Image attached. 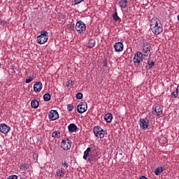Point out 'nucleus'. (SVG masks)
I'll use <instances>...</instances> for the list:
<instances>
[{"instance_id":"nucleus-19","label":"nucleus","mask_w":179,"mask_h":179,"mask_svg":"<svg viewBox=\"0 0 179 179\" xmlns=\"http://www.w3.org/2000/svg\"><path fill=\"white\" fill-rule=\"evenodd\" d=\"M64 176H65L64 170H62V169H57L56 171V178H64Z\"/></svg>"},{"instance_id":"nucleus-31","label":"nucleus","mask_w":179,"mask_h":179,"mask_svg":"<svg viewBox=\"0 0 179 179\" xmlns=\"http://www.w3.org/2000/svg\"><path fill=\"white\" fill-rule=\"evenodd\" d=\"M178 94H179V92H178V91H177V90H176V91H174V92H173L171 93V97H172L173 99H177V97H178Z\"/></svg>"},{"instance_id":"nucleus-6","label":"nucleus","mask_w":179,"mask_h":179,"mask_svg":"<svg viewBox=\"0 0 179 179\" xmlns=\"http://www.w3.org/2000/svg\"><path fill=\"white\" fill-rule=\"evenodd\" d=\"M138 124L141 129L146 130L149 128V120L148 118H140Z\"/></svg>"},{"instance_id":"nucleus-36","label":"nucleus","mask_w":179,"mask_h":179,"mask_svg":"<svg viewBox=\"0 0 179 179\" xmlns=\"http://www.w3.org/2000/svg\"><path fill=\"white\" fill-rule=\"evenodd\" d=\"M7 179H17V176L16 175H11L7 178Z\"/></svg>"},{"instance_id":"nucleus-1","label":"nucleus","mask_w":179,"mask_h":179,"mask_svg":"<svg viewBox=\"0 0 179 179\" xmlns=\"http://www.w3.org/2000/svg\"><path fill=\"white\" fill-rule=\"evenodd\" d=\"M143 59H147L145 58V56L142 55V52L137 51L134 54V57L133 59V62L135 66H139L141 65V62L143 61Z\"/></svg>"},{"instance_id":"nucleus-14","label":"nucleus","mask_w":179,"mask_h":179,"mask_svg":"<svg viewBox=\"0 0 179 179\" xmlns=\"http://www.w3.org/2000/svg\"><path fill=\"white\" fill-rule=\"evenodd\" d=\"M151 30L154 34H160V33L163 31V26L159 23L158 25L151 29Z\"/></svg>"},{"instance_id":"nucleus-13","label":"nucleus","mask_w":179,"mask_h":179,"mask_svg":"<svg viewBox=\"0 0 179 179\" xmlns=\"http://www.w3.org/2000/svg\"><path fill=\"white\" fill-rule=\"evenodd\" d=\"M43 90V83L41 82H36L34 85V92L36 93H40Z\"/></svg>"},{"instance_id":"nucleus-18","label":"nucleus","mask_w":179,"mask_h":179,"mask_svg":"<svg viewBox=\"0 0 179 179\" xmlns=\"http://www.w3.org/2000/svg\"><path fill=\"white\" fill-rule=\"evenodd\" d=\"M69 132H76V129H78V126L76 124L71 123L68 127Z\"/></svg>"},{"instance_id":"nucleus-28","label":"nucleus","mask_w":179,"mask_h":179,"mask_svg":"<svg viewBox=\"0 0 179 179\" xmlns=\"http://www.w3.org/2000/svg\"><path fill=\"white\" fill-rule=\"evenodd\" d=\"M43 99L45 101H50L51 100V95L48 93H46L43 95Z\"/></svg>"},{"instance_id":"nucleus-15","label":"nucleus","mask_w":179,"mask_h":179,"mask_svg":"<svg viewBox=\"0 0 179 179\" xmlns=\"http://www.w3.org/2000/svg\"><path fill=\"white\" fill-rule=\"evenodd\" d=\"M20 169L23 171H31V168L29 164H22L20 166Z\"/></svg>"},{"instance_id":"nucleus-23","label":"nucleus","mask_w":179,"mask_h":179,"mask_svg":"<svg viewBox=\"0 0 179 179\" xmlns=\"http://www.w3.org/2000/svg\"><path fill=\"white\" fill-rule=\"evenodd\" d=\"M92 151L91 148H87L86 150L84 152L83 159L84 160H87V157L89 156V153Z\"/></svg>"},{"instance_id":"nucleus-24","label":"nucleus","mask_w":179,"mask_h":179,"mask_svg":"<svg viewBox=\"0 0 179 179\" xmlns=\"http://www.w3.org/2000/svg\"><path fill=\"white\" fill-rule=\"evenodd\" d=\"M94 45H96V41H94V39L89 40V41L87 43L88 48H93V47H94Z\"/></svg>"},{"instance_id":"nucleus-22","label":"nucleus","mask_w":179,"mask_h":179,"mask_svg":"<svg viewBox=\"0 0 179 179\" xmlns=\"http://www.w3.org/2000/svg\"><path fill=\"white\" fill-rule=\"evenodd\" d=\"M163 171H164V169H163L162 166H159V167H157L154 173L155 174V176H159V174H162V173H163Z\"/></svg>"},{"instance_id":"nucleus-35","label":"nucleus","mask_w":179,"mask_h":179,"mask_svg":"<svg viewBox=\"0 0 179 179\" xmlns=\"http://www.w3.org/2000/svg\"><path fill=\"white\" fill-rule=\"evenodd\" d=\"M67 110L69 111H72V110H73V106H72V104L67 105Z\"/></svg>"},{"instance_id":"nucleus-10","label":"nucleus","mask_w":179,"mask_h":179,"mask_svg":"<svg viewBox=\"0 0 179 179\" xmlns=\"http://www.w3.org/2000/svg\"><path fill=\"white\" fill-rule=\"evenodd\" d=\"M152 114H154V115H156L157 117H159V115H162V114H163V108L159 106H155L152 108Z\"/></svg>"},{"instance_id":"nucleus-37","label":"nucleus","mask_w":179,"mask_h":179,"mask_svg":"<svg viewBox=\"0 0 179 179\" xmlns=\"http://www.w3.org/2000/svg\"><path fill=\"white\" fill-rule=\"evenodd\" d=\"M85 0H74L75 5H79V3H82Z\"/></svg>"},{"instance_id":"nucleus-40","label":"nucleus","mask_w":179,"mask_h":179,"mask_svg":"<svg viewBox=\"0 0 179 179\" xmlns=\"http://www.w3.org/2000/svg\"><path fill=\"white\" fill-rule=\"evenodd\" d=\"M0 66H1V63H0Z\"/></svg>"},{"instance_id":"nucleus-11","label":"nucleus","mask_w":179,"mask_h":179,"mask_svg":"<svg viewBox=\"0 0 179 179\" xmlns=\"http://www.w3.org/2000/svg\"><path fill=\"white\" fill-rule=\"evenodd\" d=\"M10 131V127L8 126V124L5 123L0 124V132L1 134H8Z\"/></svg>"},{"instance_id":"nucleus-5","label":"nucleus","mask_w":179,"mask_h":179,"mask_svg":"<svg viewBox=\"0 0 179 179\" xmlns=\"http://www.w3.org/2000/svg\"><path fill=\"white\" fill-rule=\"evenodd\" d=\"M93 132L96 138H99V136L101 139H103V138H104L105 131L101 127L99 126L94 127L93 129Z\"/></svg>"},{"instance_id":"nucleus-25","label":"nucleus","mask_w":179,"mask_h":179,"mask_svg":"<svg viewBox=\"0 0 179 179\" xmlns=\"http://www.w3.org/2000/svg\"><path fill=\"white\" fill-rule=\"evenodd\" d=\"M153 66H155V62L153 60L152 61L148 60L147 62V66H146L147 69H152Z\"/></svg>"},{"instance_id":"nucleus-2","label":"nucleus","mask_w":179,"mask_h":179,"mask_svg":"<svg viewBox=\"0 0 179 179\" xmlns=\"http://www.w3.org/2000/svg\"><path fill=\"white\" fill-rule=\"evenodd\" d=\"M150 50H152V46H150V44L148 43L147 42H144L142 45V55L144 57H152V52H150Z\"/></svg>"},{"instance_id":"nucleus-34","label":"nucleus","mask_w":179,"mask_h":179,"mask_svg":"<svg viewBox=\"0 0 179 179\" xmlns=\"http://www.w3.org/2000/svg\"><path fill=\"white\" fill-rule=\"evenodd\" d=\"M66 86H67V87L73 86V81H72V80H69L68 82L66 83Z\"/></svg>"},{"instance_id":"nucleus-4","label":"nucleus","mask_w":179,"mask_h":179,"mask_svg":"<svg viewBox=\"0 0 179 179\" xmlns=\"http://www.w3.org/2000/svg\"><path fill=\"white\" fill-rule=\"evenodd\" d=\"M76 30L79 34H84L86 31V24L82 20L77 22L76 24Z\"/></svg>"},{"instance_id":"nucleus-33","label":"nucleus","mask_w":179,"mask_h":179,"mask_svg":"<svg viewBox=\"0 0 179 179\" xmlns=\"http://www.w3.org/2000/svg\"><path fill=\"white\" fill-rule=\"evenodd\" d=\"M108 66V60L107 59H104L103 61V68H107Z\"/></svg>"},{"instance_id":"nucleus-16","label":"nucleus","mask_w":179,"mask_h":179,"mask_svg":"<svg viewBox=\"0 0 179 179\" xmlns=\"http://www.w3.org/2000/svg\"><path fill=\"white\" fill-rule=\"evenodd\" d=\"M119 6L121 8V9H127L128 6V0L119 1Z\"/></svg>"},{"instance_id":"nucleus-7","label":"nucleus","mask_w":179,"mask_h":179,"mask_svg":"<svg viewBox=\"0 0 179 179\" xmlns=\"http://www.w3.org/2000/svg\"><path fill=\"white\" fill-rule=\"evenodd\" d=\"M72 146V142L70 141L69 138L66 140H62L61 143V148L64 150H69Z\"/></svg>"},{"instance_id":"nucleus-9","label":"nucleus","mask_w":179,"mask_h":179,"mask_svg":"<svg viewBox=\"0 0 179 179\" xmlns=\"http://www.w3.org/2000/svg\"><path fill=\"white\" fill-rule=\"evenodd\" d=\"M48 118L50 121H55V120H58V118H59V115L57 110H51L49 112Z\"/></svg>"},{"instance_id":"nucleus-8","label":"nucleus","mask_w":179,"mask_h":179,"mask_svg":"<svg viewBox=\"0 0 179 179\" xmlns=\"http://www.w3.org/2000/svg\"><path fill=\"white\" fill-rule=\"evenodd\" d=\"M87 110V103L80 102L77 106V111L79 114H83L85 111Z\"/></svg>"},{"instance_id":"nucleus-26","label":"nucleus","mask_w":179,"mask_h":179,"mask_svg":"<svg viewBox=\"0 0 179 179\" xmlns=\"http://www.w3.org/2000/svg\"><path fill=\"white\" fill-rule=\"evenodd\" d=\"M52 138H56L57 139L61 138V132L59 131H55L52 133Z\"/></svg>"},{"instance_id":"nucleus-12","label":"nucleus","mask_w":179,"mask_h":179,"mask_svg":"<svg viewBox=\"0 0 179 179\" xmlns=\"http://www.w3.org/2000/svg\"><path fill=\"white\" fill-rule=\"evenodd\" d=\"M115 51L116 52H121L124 50V43L121 42H117L113 45Z\"/></svg>"},{"instance_id":"nucleus-39","label":"nucleus","mask_w":179,"mask_h":179,"mask_svg":"<svg viewBox=\"0 0 179 179\" xmlns=\"http://www.w3.org/2000/svg\"><path fill=\"white\" fill-rule=\"evenodd\" d=\"M178 22H179V15H178Z\"/></svg>"},{"instance_id":"nucleus-30","label":"nucleus","mask_w":179,"mask_h":179,"mask_svg":"<svg viewBox=\"0 0 179 179\" xmlns=\"http://www.w3.org/2000/svg\"><path fill=\"white\" fill-rule=\"evenodd\" d=\"M34 80V76H30L29 77H27V78L25 80V83H30V82H33Z\"/></svg>"},{"instance_id":"nucleus-32","label":"nucleus","mask_w":179,"mask_h":179,"mask_svg":"<svg viewBox=\"0 0 179 179\" xmlns=\"http://www.w3.org/2000/svg\"><path fill=\"white\" fill-rule=\"evenodd\" d=\"M83 99V94L78 92L76 94V99L77 100H82Z\"/></svg>"},{"instance_id":"nucleus-29","label":"nucleus","mask_w":179,"mask_h":179,"mask_svg":"<svg viewBox=\"0 0 179 179\" xmlns=\"http://www.w3.org/2000/svg\"><path fill=\"white\" fill-rule=\"evenodd\" d=\"M62 167L63 169H65L66 170V169H68V167H69V164L66 162V160H64L62 162Z\"/></svg>"},{"instance_id":"nucleus-20","label":"nucleus","mask_w":179,"mask_h":179,"mask_svg":"<svg viewBox=\"0 0 179 179\" xmlns=\"http://www.w3.org/2000/svg\"><path fill=\"white\" fill-rule=\"evenodd\" d=\"M104 120L106 122L110 123L113 121V114L108 113L104 116Z\"/></svg>"},{"instance_id":"nucleus-38","label":"nucleus","mask_w":179,"mask_h":179,"mask_svg":"<svg viewBox=\"0 0 179 179\" xmlns=\"http://www.w3.org/2000/svg\"><path fill=\"white\" fill-rule=\"evenodd\" d=\"M140 179H148V178H146L145 176H141Z\"/></svg>"},{"instance_id":"nucleus-3","label":"nucleus","mask_w":179,"mask_h":179,"mask_svg":"<svg viewBox=\"0 0 179 179\" xmlns=\"http://www.w3.org/2000/svg\"><path fill=\"white\" fill-rule=\"evenodd\" d=\"M36 41L38 44H45L48 41V32L47 31H43L41 34L36 37Z\"/></svg>"},{"instance_id":"nucleus-17","label":"nucleus","mask_w":179,"mask_h":179,"mask_svg":"<svg viewBox=\"0 0 179 179\" xmlns=\"http://www.w3.org/2000/svg\"><path fill=\"white\" fill-rule=\"evenodd\" d=\"M159 23H160V20L157 18H152L150 21V29H153L155 26H158Z\"/></svg>"},{"instance_id":"nucleus-27","label":"nucleus","mask_w":179,"mask_h":179,"mask_svg":"<svg viewBox=\"0 0 179 179\" xmlns=\"http://www.w3.org/2000/svg\"><path fill=\"white\" fill-rule=\"evenodd\" d=\"M113 19L115 20V22H118L121 20V18L118 16V13L117 11L115 12V13L113 14Z\"/></svg>"},{"instance_id":"nucleus-21","label":"nucleus","mask_w":179,"mask_h":179,"mask_svg":"<svg viewBox=\"0 0 179 179\" xmlns=\"http://www.w3.org/2000/svg\"><path fill=\"white\" fill-rule=\"evenodd\" d=\"M38 106H40V103H38V101H37V99H33L31 101V107L32 108H38Z\"/></svg>"}]
</instances>
